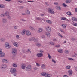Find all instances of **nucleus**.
<instances>
[{"mask_svg": "<svg viewBox=\"0 0 77 77\" xmlns=\"http://www.w3.org/2000/svg\"><path fill=\"white\" fill-rule=\"evenodd\" d=\"M26 65L25 64H23L22 65L21 68L22 69H25V68H26Z\"/></svg>", "mask_w": 77, "mask_h": 77, "instance_id": "6ab92c4d", "label": "nucleus"}, {"mask_svg": "<svg viewBox=\"0 0 77 77\" xmlns=\"http://www.w3.org/2000/svg\"><path fill=\"white\" fill-rule=\"evenodd\" d=\"M26 71H31V69H32V68L31 67V66L30 65H28L27 67L26 68Z\"/></svg>", "mask_w": 77, "mask_h": 77, "instance_id": "9d476101", "label": "nucleus"}, {"mask_svg": "<svg viewBox=\"0 0 77 77\" xmlns=\"http://www.w3.org/2000/svg\"><path fill=\"white\" fill-rule=\"evenodd\" d=\"M6 16V15H5V14H2L1 15V16L2 17H4L5 16Z\"/></svg>", "mask_w": 77, "mask_h": 77, "instance_id": "ea45409f", "label": "nucleus"}, {"mask_svg": "<svg viewBox=\"0 0 77 77\" xmlns=\"http://www.w3.org/2000/svg\"><path fill=\"white\" fill-rule=\"evenodd\" d=\"M61 26L64 29H66V28L67 27V24L65 23L62 24L61 25Z\"/></svg>", "mask_w": 77, "mask_h": 77, "instance_id": "ddd939ff", "label": "nucleus"}, {"mask_svg": "<svg viewBox=\"0 0 77 77\" xmlns=\"http://www.w3.org/2000/svg\"><path fill=\"white\" fill-rule=\"evenodd\" d=\"M16 39H18L20 38V36H19V35H16Z\"/></svg>", "mask_w": 77, "mask_h": 77, "instance_id": "de8ad7c7", "label": "nucleus"}, {"mask_svg": "<svg viewBox=\"0 0 77 77\" xmlns=\"http://www.w3.org/2000/svg\"><path fill=\"white\" fill-rule=\"evenodd\" d=\"M18 2L19 3H23V1L21 0H19L18 1Z\"/></svg>", "mask_w": 77, "mask_h": 77, "instance_id": "603ef678", "label": "nucleus"}, {"mask_svg": "<svg viewBox=\"0 0 77 77\" xmlns=\"http://www.w3.org/2000/svg\"><path fill=\"white\" fill-rule=\"evenodd\" d=\"M5 47L7 49H9L11 48V46L8 42H6L5 44Z\"/></svg>", "mask_w": 77, "mask_h": 77, "instance_id": "20e7f679", "label": "nucleus"}, {"mask_svg": "<svg viewBox=\"0 0 77 77\" xmlns=\"http://www.w3.org/2000/svg\"><path fill=\"white\" fill-rule=\"evenodd\" d=\"M74 25V26H76L77 27V23H75Z\"/></svg>", "mask_w": 77, "mask_h": 77, "instance_id": "e2e57ef3", "label": "nucleus"}, {"mask_svg": "<svg viewBox=\"0 0 77 77\" xmlns=\"http://www.w3.org/2000/svg\"><path fill=\"white\" fill-rule=\"evenodd\" d=\"M58 51L59 53H62L63 52V49H59L58 50Z\"/></svg>", "mask_w": 77, "mask_h": 77, "instance_id": "a878e982", "label": "nucleus"}, {"mask_svg": "<svg viewBox=\"0 0 77 77\" xmlns=\"http://www.w3.org/2000/svg\"><path fill=\"white\" fill-rule=\"evenodd\" d=\"M70 68H71V66H69V65L67 66L66 67V69H69Z\"/></svg>", "mask_w": 77, "mask_h": 77, "instance_id": "473e14b6", "label": "nucleus"}, {"mask_svg": "<svg viewBox=\"0 0 77 77\" xmlns=\"http://www.w3.org/2000/svg\"><path fill=\"white\" fill-rule=\"evenodd\" d=\"M41 16H42V17L43 16H44V14H41Z\"/></svg>", "mask_w": 77, "mask_h": 77, "instance_id": "774afa93", "label": "nucleus"}, {"mask_svg": "<svg viewBox=\"0 0 77 77\" xmlns=\"http://www.w3.org/2000/svg\"><path fill=\"white\" fill-rule=\"evenodd\" d=\"M60 31L62 32L63 33H65V32H64V31H63V29H60Z\"/></svg>", "mask_w": 77, "mask_h": 77, "instance_id": "8fccbe9b", "label": "nucleus"}, {"mask_svg": "<svg viewBox=\"0 0 77 77\" xmlns=\"http://www.w3.org/2000/svg\"><path fill=\"white\" fill-rule=\"evenodd\" d=\"M71 40H72V41H74L75 40V39H74V38H71Z\"/></svg>", "mask_w": 77, "mask_h": 77, "instance_id": "69168bd1", "label": "nucleus"}, {"mask_svg": "<svg viewBox=\"0 0 77 77\" xmlns=\"http://www.w3.org/2000/svg\"><path fill=\"white\" fill-rule=\"evenodd\" d=\"M44 51L42 50H40L39 54V57H42L44 56Z\"/></svg>", "mask_w": 77, "mask_h": 77, "instance_id": "7ed1b4c3", "label": "nucleus"}, {"mask_svg": "<svg viewBox=\"0 0 77 77\" xmlns=\"http://www.w3.org/2000/svg\"><path fill=\"white\" fill-rule=\"evenodd\" d=\"M72 19L74 21H77V19L76 18L73 17Z\"/></svg>", "mask_w": 77, "mask_h": 77, "instance_id": "e433bc0d", "label": "nucleus"}, {"mask_svg": "<svg viewBox=\"0 0 77 77\" xmlns=\"http://www.w3.org/2000/svg\"><path fill=\"white\" fill-rule=\"evenodd\" d=\"M45 4L46 5H47V6H48V3L47 2H45Z\"/></svg>", "mask_w": 77, "mask_h": 77, "instance_id": "052dcab7", "label": "nucleus"}, {"mask_svg": "<svg viewBox=\"0 0 77 77\" xmlns=\"http://www.w3.org/2000/svg\"><path fill=\"white\" fill-rule=\"evenodd\" d=\"M10 72L12 74L14 73H15L17 72V70H16V69L15 68H12L11 69Z\"/></svg>", "mask_w": 77, "mask_h": 77, "instance_id": "6e6552de", "label": "nucleus"}, {"mask_svg": "<svg viewBox=\"0 0 77 77\" xmlns=\"http://www.w3.org/2000/svg\"><path fill=\"white\" fill-rule=\"evenodd\" d=\"M13 74H14L13 75L14 76H17V73H16V72L15 73H14Z\"/></svg>", "mask_w": 77, "mask_h": 77, "instance_id": "5fc2aeb1", "label": "nucleus"}, {"mask_svg": "<svg viewBox=\"0 0 77 77\" xmlns=\"http://www.w3.org/2000/svg\"><path fill=\"white\" fill-rule=\"evenodd\" d=\"M47 74L45 72H43L41 73V75L42 76H45Z\"/></svg>", "mask_w": 77, "mask_h": 77, "instance_id": "4be33fe9", "label": "nucleus"}, {"mask_svg": "<svg viewBox=\"0 0 77 77\" xmlns=\"http://www.w3.org/2000/svg\"><path fill=\"white\" fill-rule=\"evenodd\" d=\"M2 61L3 63H9V60L6 59H3L2 60Z\"/></svg>", "mask_w": 77, "mask_h": 77, "instance_id": "1a4fd4ad", "label": "nucleus"}, {"mask_svg": "<svg viewBox=\"0 0 77 77\" xmlns=\"http://www.w3.org/2000/svg\"><path fill=\"white\" fill-rule=\"evenodd\" d=\"M5 15L7 16V18L8 20H10L11 18V16H9V13L8 12H6L5 13Z\"/></svg>", "mask_w": 77, "mask_h": 77, "instance_id": "423d86ee", "label": "nucleus"}, {"mask_svg": "<svg viewBox=\"0 0 77 77\" xmlns=\"http://www.w3.org/2000/svg\"><path fill=\"white\" fill-rule=\"evenodd\" d=\"M5 56V53L2 52V50L0 49V57H4Z\"/></svg>", "mask_w": 77, "mask_h": 77, "instance_id": "0eeeda50", "label": "nucleus"}, {"mask_svg": "<svg viewBox=\"0 0 77 77\" xmlns=\"http://www.w3.org/2000/svg\"><path fill=\"white\" fill-rule=\"evenodd\" d=\"M52 77V75L49 74H47L45 76V77Z\"/></svg>", "mask_w": 77, "mask_h": 77, "instance_id": "5701e85b", "label": "nucleus"}, {"mask_svg": "<svg viewBox=\"0 0 77 77\" xmlns=\"http://www.w3.org/2000/svg\"><path fill=\"white\" fill-rule=\"evenodd\" d=\"M68 60H74V59H73L72 58H68Z\"/></svg>", "mask_w": 77, "mask_h": 77, "instance_id": "c03bdc74", "label": "nucleus"}, {"mask_svg": "<svg viewBox=\"0 0 77 77\" xmlns=\"http://www.w3.org/2000/svg\"><path fill=\"white\" fill-rule=\"evenodd\" d=\"M39 21H42V20H43V19L41 18H40V19L39 18Z\"/></svg>", "mask_w": 77, "mask_h": 77, "instance_id": "4d7b16f0", "label": "nucleus"}, {"mask_svg": "<svg viewBox=\"0 0 77 77\" xmlns=\"http://www.w3.org/2000/svg\"><path fill=\"white\" fill-rule=\"evenodd\" d=\"M0 41L1 42H4V41H5V39H4L3 38H1L0 39Z\"/></svg>", "mask_w": 77, "mask_h": 77, "instance_id": "58836bf2", "label": "nucleus"}, {"mask_svg": "<svg viewBox=\"0 0 77 77\" xmlns=\"http://www.w3.org/2000/svg\"><path fill=\"white\" fill-rule=\"evenodd\" d=\"M2 21L3 23H7L8 20L6 18H3L2 20Z\"/></svg>", "mask_w": 77, "mask_h": 77, "instance_id": "f3484780", "label": "nucleus"}, {"mask_svg": "<svg viewBox=\"0 0 77 77\" xmlns=\"http://www.w3.org/2000/svg\"><path fill=\"white\" fill-rule=\"evenodd\" d=\"M17 27H18V26H16L14 27V29H17Z\"/></svg>", "mask_w": 77, "mask_h": 77, "instance_id": "0e129e2a", "label": "nucleus"}, {"mask_svg": "<svg viewBox=\"0 0 77 77\" xmlns=\"http://www.w3.org/2000/svg\"><path fill=\"white\" fill-rule=\"evenodd\" d=\"M13 67H14L15 68H16V67L17 66V64L15 63H13Z\"/></svg>", "mask_w": 77, "mask_h": 77, "instance_id": "c85d7f7f", "label": "nucleus"}, {"mask_svg": "<svg viewBox=\"0 0 77 77\" xmlns=\"http://www.w3.org/2000/svg\"><path fill=\"white\" fill-rule=\"evenodd\" d=\"M43 31V29L42 28H40L39 29V32L40 33V32H42Z\"/></svg>", "mask_w": 77, "mask_h": 77, "instance_id": "bb28decb", "label": "nucleus"}, {"mask_svg": "<svg viewBox=\"0 0 77 77\" xmlns=\"http://www.w3.org/2000/svg\"><path fill=\"white\" fill-rule=\"evenodd\" d=\"M29 29L31 30H35V29L33 28L30 26L29 27Z\"/></svg>", "mask_w": 77, "mask_h": 77, "instance_id": "a19ab883", "label": "nucleus"}, {"mask_svg": "<svg viewBox=\"0 0 77 77\" xmlns=\"http://www.w3.org/2000/svg\"><path fill=\"white\" fill-rule=\"evenodd\" d=\"M41 67L42 68H43V69H45V66L44 64H42L41 66Z\"/></svg>", "mask_w": 77, "mask_h": 77, "instance_id": "4c0bfd02", "label": "nucleus"}, {"mask_svg": "<svg viewBox=\"0 0 77 77\" xmlns=\"http://www.w3.org/2000/svg\"><path fill=\"white\" fill-rule=\"evenodd\" d=\"M54 5H58V3L57 2H54Z\"/></svg>", "mask_w": 77, "mask_h": 77, "instance_id": "bf43d9fd", "label": "nucleus"}, {"mask_svg": "<svg viewBox=\"0 0 77 77\" xmlns=\"http://www.w3.org/2000/svg\"><path fill=\"white\" fill-rule=\"evenodd\" d=\"M53 41H57V40H56V38H54L53 39Z\"/></svg>", "mask_w": 77, "mask_h": 77, "instance_id": "13d9d810", "label": "nucleus"}, {"mask_svg": "<svg viewBox=\"0 0 77 77\" xmlns=\"http://www.w3.org/2000/svg\"><path fill=\"white\" fill-rule=\"evenodd\" d=\"M38 69V68H36V67H34V70H37V69Z\"/></svg>", "mask_w": 77, "mask_h": 77, "instance_id": "6e6d98bb", "label": "nucleus"}, {"mask_svg": "<svg viewBox=\"0 0 77 77\" xmlns=\"http://www.w3.org/2000/svg\"><path fill=\"white\" fill-rule=\"evenodd\" d=\"M25 12H26V14H28V15L30 14V11L29 10H26L25 11Z\"/></svg>", "mask_w": 77, "mask_h": 77, "instance_id": "cd10ccee", "label": "nucleus"}, {"mask_svg": "<svg viewBox=\"0 0 77 77\" xmlns=\"http://www.w3.org/2000/svg\"><path fill=\"white\" fill-rule=\"evenodd\" d=\"M12 54L13 55H16L17 53V50L15 48L13 49L12 50Z\"/></svg>", "mask_w": 77, "mask_h": 77, "instance_id": "f03ea898", "label": "nucleus"}, {"mask_svg": "<svg viewBox=\"0 0 77 77\" xmlns=\"http://www.w3.org/2000/svg\"><path fill=\"white\" fill-rule=\"evenodd\" d=\"M55 47L58 48L60 47V45H57L55 46Z\"/></svg>", "mask_w": 77, "mask_h": 77, "instance_id": "3c124183", "label": "nucleus"}, {"mask_svg": "<svg viewBox=\"0 0 77 77\" xmlns=\"http://www.w3.org/2000/svg\"><path fill=\"white\" fill-rule=\"evenodd\" d=\"M66 14L67 15H69V16H71L72 15L71 13L70 12H68Z\"/></svg>", "mask_w": 77, "mask_h": 77, "instance_id": "c756f323", "label": "nucleus"}, {"mask_svg": "<svg viewBox=\"0 0 77 77\" xmlns=\"http://www.w3.org/2000/svg\"><path fill=\"white\" fill-rule=\"evenodd\" d=\"M52 62L54 63H56V62L55 60H54L53 59H52Z\"/></svg>", "mask_w": 77, "mask_h": 77, "instance_id": "49530a36", "label": "nucleus"}, {"mask_svg": "<svg viewBox=\"0 0 77 77\" xmlns=\"http://www.w3.org/2000/svg\"><path fill=\"white\" fill-rule=\"evenodd\" d=\"M61 20L66 21V18L65 17H61Z\"/></svg>", "mask_w": 77, "mask_h": 77, "instance_id": "f704fd0d", "label": "nucleus"}, {"mask_svg": "<svg viewBox=\"0 0 77 77\" xmlns=\"http://www.w3.org/2000/svg\"><path fill=\"white\" fill-rule=\"evenodd\" d=\"M57 35L59 36H60V38H63V36H62V35H61V34H60V33L58 32L57 33Z\"/></svg>", "mask_w": 77, "mask_h": 77, "instance_id": "7c9ffc66", "label": "nucleus"}, {"mask_svg": "<svg viewBox=\"0 0 77 77\" xmlns=\"http://www.w3.org/2000/svg\"><path fill=\"white\" fill-rule=\"evenodd\" d=\"M68 72L69 73V75H71L72 74V70L70 69L68 70Z\"/></svg>", "mask_w": 77, "mask_h": 77, "instance_id": "a211bd4d", "label": "nucleus"}, {"mask_svg": "<svg viewBox=\"0 0 77 77\" xmlns=\"http://www.w3.org/2000/svg\"><path fill=\"white\" fill-rule=\"evenodd\" d=\"M56 8H57V9H58V10H60L61 9V8L59 7V6H57L56 7Z\"/></svg>", "mask_w": 77, "mask_h": 77, "instance_id": "72a5a7b5", "label": "nucleus"}, {"mask_svg": "<svg viewBox=\"0 0 77 77\" xmlns=\"http://www.w3.org/2000/svg\"><path fill=\"white\" fill-rule=\"evenodd\" d=\"M48 12L49 14H54L55 12L53 11V9L51 8H50L48 9Z\"/></svg>", "mask_w": 77, "mask_h": 77, "instance_id": "f257e3e1", "label": "nucleus"}, {"mask_svg": "<svg viewBox=\"0 0 77 77\" xmlns=\"http://www.w3.org/2000/svg\"><path fill=\"white\" fill-rule=\"evenodd\" d=\"M46 22L47 23H48V24H52V22H51V21L49 20H46Z\"/></svg>", "mask_w": 77, "mask_h": 77, "instance_id": "393cba45", "label": "nucleus"}, {"mask_svg": "<svg viewBox=\"0 0 77 77\" xmlns=\"http://www.w3.org/2000/svg\"><path fill=\"white\" fill-rule=\"evenodd\" d=\"M63 5L64 6V7H65V8H66V6H67V5H66L64 3H63Z\"/></svg>", "mask_w": 77, "mask_h": 77, "instance_id": "79ce46f5", "label": "nucleus"}, {"mask_svg": "<svg viewBox=\"0 0 77 77\" xmlns=\"http://www.w3.org/2000/svg\"><path fill=\"white\" fill-rule=\"evenodd\" d=\"M7 67V66L6 64H2L1 65V69H4Z\"/></svg>", "mask_w": 77, "mask_h": 77, "instance_id": "9b49d317", "label": "nucleus"}, {"mask_svg": "<svg viewBox=\"0 0 77 77\" xmlns=\"http://www.w3.org/2000/svg\"><path fill=\"white\" fill-rule=\"evenodd\" d=\"M72 57H76V56H75V55H72Z\"/></svg>", "mask_w": 77, "mask_h": 77, "instance_id": "680f3d73", "label": "nucleus"}, {"mask_svg": "<svg viewBox=\"0 0 77 77\" xmlns=\"http://www.w3.org/2000/svg\"><path fill=\"white\" fill-rule=\"evenodd\" d=\"M26 32V30L25 29L22 30V31L21 32V35H25Z\"/></svg>", "mask_w": 77, "mask_h": 77, "instance_id": "412c9836", "label": "nucleus"}, {"mask_svg": "<svg viewBox=\"0 0 77 77\" xmlns=\"http://www.w3.org/2000/svg\"><path fill=\"white\" fill-rule=\"evenodd\" d=\"M41 38L42 39H44V38H45V35H42L41 36Z\"/></svg>", "mask_w": 77, "mask_h": 77, "instance_id": "a18cd8bd", "label": "nucleus"}, {"mask_svg": "<svg viewBox=\"0 0 77 77\" xmlns=\"http://www.w3.org/2000/svg\"><path fill=\"white\" fill-rule=\"evenodd\" d=\"M49 44L51 45H54V43L52 41H50L49 42Z\"/></svg>", "mask_w": 77, "mask_h": 77, "instance_id": "c9c22d12", "label": "nucleus"}, {"mask_svg": "<svg viewBox=\"0 0 77 77\" xmlns=\"http://www.w3.org/2000/svg\"><path fill=\"white\" fill-rule=\"evenodd\" d=\"M5 5L0 4V8H5Z\"/></svg>", "mask_w": 77, "mask_h": 77, "instance_id": "aec40b11", "label": "nucleus"}, {"mask_svg": "<svg viewBox=\"0 0 77 77\" xmlns=\"http://www.w3.org/2000/svg\"><path fill=\"white\" fill-rule=\"evenodd\" d=\"M63 77H69L67 75H64V76H63Z\"/></svg>", "mask_w": 77, "mask_h": 77, "instance_id": "338daca9", "label": "nucleus"}, {"mask_svg": "<svg viewBox=\"0 0 77 77\" xmlns=\"http://www.w3.org/2000/svg\"><path fill=\"white\" fill-rule=\"evenodd\" d=\"M35 44H36V45L37 46H38V47L39 46V42H36Z\"/></svg>", "mask_w": 77, "mask_h": 77, "instance_id": "09e8293b", "label": "nucleus"}, {"mask_svg": "<svg viewBox=\"0 0 77 77\" xmlns=\"http://www.w3.org/2000/svg\"><path fill=\"white\" fill-rule=\"evenodd\" d=\"M71 0H67L66 1V3H71Z\"/></svg>", "mask_w": 77, "mask_h": 77, "instance_id": "2f4dec72", "label": "nucleus"}, {"mask_svg": "<svg viewBox=\"0 0 77 77\" xmlns=\"http://www.w3.org/2000/svg\"><path fill=\"white\" fill-rule=\"evenodd\" d=\"M65 53H69L68 51V50H65Z\"/></svg>", "mask_w": 77, "mask_h": 77, "instance_id": "864d4df0", "label": "nucleus"}, {"mask_svg": "<svg viewBox=\"0 0 77 77\" xmlns=\"http://www.w3.org/2000/svg\"><path fill=\"white\" fill-rule=\"evenodd\" d=\"M13 45L15 47H18L19 46V45H18V43L16 42H13Z\"/></svg>", "mask_w": 77, "mask_h": 77, "instance_id": "dca6fc26", "label": "nucleus"}, {"mask_svg": "<svg viewBox=\"0 0 77 77\" xmlns=\"http://www.w3.org/2000/svg\"><path fill=\"white\" fill-rule=\"evenodd\" d=\"M29 41H33V40L35 42H37L38 41V40L37 39H35L33 37L29 38Z\"/></svg>", "mask_w": 77, "mask_h": 77, "instance_id": "f8f14e48", "label": "nucleus"}, {"mask_svg": "<svg viewBox=\"0 0 77 77\" xmlns=\"http://www.w3.org/2000/svg\"><path fill=\"white\" fill-rule=\"evenodd\" d=\"M45 34L46 35L48 38H49L50 37L51 35L50 33H49V32H45Z\"/></svg>", "mask_w": 77, "mask_h": 77, "instance_id": "4468645a", "label": "nucleus"}, {"mask_svg": "<svg viewBox=\"0 0 77 77\" xmlns=\"http://www.w3.org/2000/svg\"><path fill=\"white\" fill-rule=\"evenodd\" d=\"M48 57L49 59H50V60H51L52 59V57H51V56H50V54L48 53Z\"/></svg>", "mask_w": 77, "mask_h": 77, "instance_id": "b1692460", "label": "nucleus"}, {"mask_svg": "<svg viewBox=\"0 0 77 77\" xmlns=\"http://www.w3.org/2000/svg\"><path fill=\"white\" fill-rule=\"evenodd\" d=\"M26 33L27 36H30L31 35V32L29 30L26 31Z\"/></svg>", "mask_w": 77, "mask_h": 77, "instance_id": "2eb2a0df", "label": "nucleus"}, {"mask_svg": "<svg viewBox=\"0 0 77 77\" xmlns=\"http://www.w3.org/2000/svg\"><path fill=\"white\" fill-rule=\"evenodd\" d=\"M27 53H31V51H30V50L29 49H28L27 51H26Z\"/></svg>", "mask_w": 77, "mask_h": 77, "instance_id": "37998d69", "label": "nucleus"}, {"mask_svg": "<svg viewBox=\"0 0 77 77\" xmlns=\"http://www.w3.org/2000/svg\"><path fill=\"white\" fill-rule=\"evenodd\" d=\"M45 29L47 32H51V27H50L49 26H47L45 27Z\"/></svg>", "mask_w": 77, "mask_h": 77, "instance_id": "39448f33", "label": "nucleus"}]
</instances>
